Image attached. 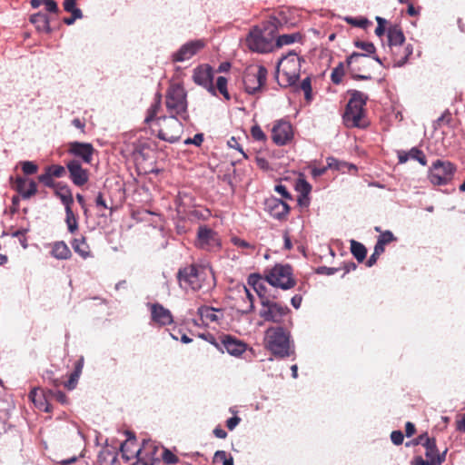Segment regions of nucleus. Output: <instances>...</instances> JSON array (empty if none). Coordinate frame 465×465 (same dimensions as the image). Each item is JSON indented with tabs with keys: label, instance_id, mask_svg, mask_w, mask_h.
<instances>
[{
	"label": "nucleus",
	"instance_id": "69168bd1",
	"mask_svg": "<svg viewBox=\"0 0 465 465\" xmlns=\"http://www.w3.org/2000/svg\"><path fill=\"white\" fill-rule=\"evenodd\" d=\"M346 20L349 24L353 25L355 26L361 27V28L366 27V25L369 24V21L365 18L360 19V20L355 19V18H347Z\"/></svg>",
	"mask_w": 465,
	"mask_h": 465
},
{
	"label": "nucleus",
	"instance_id": "052dcab7",
	"mask_svg": "<svg viewBox=\"0 0 465 465\" xmlns=\"http://www.w3.org/2000/svg\"><path fill=\"white\" fill-rule=\"evenodd\" d=\"M95 204L97 207H102L104 209H110L111 213H113L114 211V208L108 207L102 193H99L97 194V196L95 198Z\"/></svg>",
	"mask_w": 465,
	"mask_h": 465
},
{
	"label": "nucleus",
	"instance_id": "ea45409f",
	"mask_svg": "<svg viewBox=\"0 0 465 465\" xmlns=\"http://www.w3.org/2000/svg\"><path fill=\"white\" fill-rule=\"evenodd\" d=\"M344 74H345L344 64H343V63H340L336 67L333 68L331 74V79L333 84H339L341 83Z\"/></svg>",
	"mask_w": 465,
	"mask_h": 465
},
{
	"label": "nucleus",
	"instance_id": "bb28decb",
	"mask_svg": "<svg viewBox=\"0 0 465 465\" xmlns=\"http://www.w3.org/2000/svg\"><path fill=\"white\" fill-rule=\"evenodd\" d=\"M54 194L60 199L64 205V209L71 208L74 203L72 191L67 184L57 183L54 186Z\"/></svg>",
	"mask_w": 465,
	"mask_h": 465
},
{
	"label": "nucleus",
	"instance_id": "39448f33",
	"mask_svg": "<svg viewBox=\"0 0 465 465\" xmlns=\"http://www.w3.org/2000/svg\"><path fill=\"white\" fill-rule=\"evenodd\" d=\"M302 59L294 52L282 57L276 67V80L280 86L290 87L296 84L300 77Z\"/></svg>",
	"mask_w": 465,
	"mask_h": 465
},
{
	"label": "nucleus",
	"instance_id": "bf43d9fd",
	"mask_svg": "<svg viewBox=\"0 0 465 465\" xmlns=\"http://www.w3.org/2000/svg\"><path fill=\"white\" fill-rule=\"evenodd\" d=\"M203 142V134H196L193 138H188L184 141L186 144H194L196 146H200Z\"/></svg>",
	"mask_w": 465,
	"mask_h": 465
},
{
	"label": "nucleus",
	"instance_id": "a211bd4d",
	"mask_svg": "<svg viewBox=\"0 0 465 465\" xmlns=\"http://www.w3.org/2000/svg\"><path fill=\"white\" fill-rule=\"evenodd\" d=\"M205 41L203 39L190 41L180 47V49L173 54V62H183L191 59L198 52L205 47Z\"/></svg>",
	"mask_w": 465,
	"mask_h": 465
},
{
	"label": "nucleus",
	"instance_id": "6e6552de",
	"mask_svg": "<svg viewBox=\"0 0 465 465\" xmlns=\"http://www.w3.org/2000/svg\"><path fill=\"white\" fill-rule=\"evenodd\" d=\"M266 347L280 358L290 355L289 334L282 327L269 328L265 333Z\"/></svg>",
	"mask_w": 465,
	"mask_h": 465
},
{
	"label": "nucleus",
	"instance_id": "4be33fe9",
	"mask_svg": "<svg viewBox=\"0 0 465 465\" xmlns=\"http://www.w3.org/2000/svg\"><path fill=\"white\" fill-rule=\"evenodd\" d=\"M221 342L227 352L233 356H239L246 351V344L231 335H223Z\"/></svg>",
	"mask_w": 465,
	"mask_h": 465
},
{
	"label": "nucleus",
	"instance_id": "6e6d98bb",
	"mask_svg": "<svg viewBox=\"0 0 465 465\" xmlns=\"http://www.w3.org/2000/svg\"><path fill=\"white\" fill-rule=\"evenodd\" d=\"M232 243L239 247V248H242V249H250L251 251H253L255 249V247L253 245H252L251 243H249L248 242L242 240V239H240L238 237H234L232 239Z\"/></svg>",
	"mask_w": 465,
	"mask_h": 465
},
{
	"label": "nucleus",
	"instance_id": "3c124183",
	"mask_svg": "<svg viewBox=\"0 0 465 465\" xmlns=\"http://www.w3.org/2000/svg\"><path fill=\"white\" fill-rule=\"evenodd\" d=\"M162 459L166 464H176L179 461L178 457L168 449L163 450Z\"/></svg>",
	"mask_w": 465,
	"mask_h": 465
},
{
	"label": "nucleus",
	"instance_id": "13d9d810",
	"mask_svg": "<svg viewBox=\"0 0 465 465\" xmlns=\"http://www.w3.org/2000/svg\"><path fill=\"white\" fill-rule=\"evenodd\" d=\"M391 440L395 445H401L404 440L403 433L401 430H393L391 434Z\"/></svg>",
	"mask_w": 465,
	"mask_h": 465
},
{
	"label": "nucleus",
	"instance_id": "79ce46f5",
	"mask_svg": "<svg viewBox=\"0 0 465 465\" xmlns=\"http://www.w3.org/2000/svg\"><path fill=\"white\" fill-rule=\"evenodd\" d=\"M452 120V115L449 110H446L435 122L434 129H440L444 125H449Z\"/></svg>",
	"mask_w": 465,
	"mask_h": 465
},
{
	"label": "nucleus",
	"instance_id": "7ed1b4c3",
	"mask_svg": "<svg viewBox=\"0 0 465 465\" xmlns=\"http://www.w3.org/2000/svg\"><path fill=\"white\" fill-rule=\"evenodd\" d=\"M350 100L342 115L343 123L348 128H366L369 121L366 116L365 105L368 95L358 90H348Z\"/></svg>",
	"mask_w": 465,
	"mask_h": 465
},
{
	"label": "nucleus",
	"instance_id": "8fccbe9b",
	"mask_svg": "<svg viewBox=\"0 0 465 465\" xmlns=\"http://www.w3.org/2000/svg\"><path fill=\"white\" fill-rule=\"evenodd\" d=\"M251 134L255 141L265 142L267 139L266 134L258 124L251 128Z\"/></svg>",
	"mask_w": 465,
	"mask_h": 465
},
{
	"label": "nucleus",
	"instance_id": "c756f323",
	"mask_svg": "<svg viewBox=\"0 0 465 465\" xmlns=\"http://www.w3.org/2000/svg\"><path fill=\"white\" fill-rule=\"evenodd\" d=\"M71 243L74 251L83 259H87L92 256L90 246L88 245L84 236L74 238Z\"/></svg>",
	"mask_w": 465,
	"mask_h": 465
},
{
	"label": "nucleus",
	"instance_id": "a18cd8bd",
	"mask_svg": "<svg viewBox=\"0 0 465 465\" xmlns=\"http://www.w3.org/2000/svg\"><path fill=\"white\" fill-rule=\"evenodd\" d=\"M125 435L127 436V439L124 443L121 444L120 447V450L124 456H125V452L128 450L129 445H134L136 442V438L134 432L126 430Z\"/></svg>",
	"mask_w": 465,
	"mask_h": 465
},
{
	"label": "nucleus",
	"instance_id": "f704fd0d",
	"mask_svg": "<svg viewBox=\"0 0 465 465\" xmlns=\"http://www.w3.org/2000/svg\"><path fill=\"white\" fill-rule=\"evenodd\" d=\"M351 252L359 262H362L366 258L367 249L362 243L355 240H351Z\"/></svg>",
	"mask_w": 465,
	"mask_h": 465
},
{
	"label": "nucleus",
	"instance_id": "412c9836",
	"mask_svg": "<svg viewBox=\"0 0 465 465\" xmlns=\"http://www.w3.org/2000/svg\"><path fill=\"white\" fill-rule=\"evenodd\" d=\"M265 209L273 218L277 220H286L290 212L289 205L275 197H271L265 202Z\"/></svg>",
	"mask_w": 465,
	"mask_h": 465
},
{
	"label": "nucleus",
	"instance_id": "393cba45",
	"mask_svg": "<svg viewBox=\"0 0 465 465\" xmlns=\"http://www.w3.org/2000/svg\"><path fill=\"white\" fill-rule=\"evenodd\" d=\"M395 66H402L406 64L409 57L412 54L413 48L411 45H403L391 49Z\"/></svg>",
	"mask_w": 465,
	"mask_h": 465
},
{
	"label": "nucleus",
	"instance_id": "4d7b16f0",
	"mask_svg": "<svg viewBox=\"0 0 465 465\" xmlns=\"http://www.w3.org/2000/svg\"><path fill=\"white\" fill-rule=\"evenodd\" d=\"M72 15L70 17H64V23L67 25H73L76 19H80L83 17V13L81 10H75L74 12L71 13Z\"/></svg>",
	"mask_w": 465,
	"mask_h": 465
},
{
	"label": "nucleus",
	"instance_id": "ddd939ff",
	"mask_svg": "<svg viewBox=\"0 0 465 465\" xmlns=\"http://www.w3.org/2000/svg\"><path fill=\"white\" fill-rule=\"evenodd\" d=\"M348 68L351 74V77L354 80H370L371 76L370 74H365L368 72V68L371 64L369 56L364 54L352 53L348 56L346 60Z\"/></svg>",
	"mask_w": 465,
	"mask_h": 465
},
{
	"label": "nucleus",
	"instance_id": "f257e3e1",
	"mask_svg": "<svg viewBox=\"0 0 465 465\" xmlns=\"http://www.w3.org/2000/svg\"><path fill=\"white\" fill-rule=\"evenodd\" d=\"M161 109V94L157 97L153 104L147 109L144 123L149 124L153 123L157 127V136L163 141L175 143L178 141L183 132V125L179 120V116L170 114L169 116H162L156 118Z\"/></svg>",
	"mask_w": 465,
	"mask_h": 465
},
{
	"label": "nucleus",
	"instance_id": "37998d69",
	"mask_svg": "<svg viewBox=\"0 0 465 465\" xmlns=\"http://www.w3.org/2000/svg\"><path fill=\"white\" fill-rule=\"evenodd\" d=\"M301 90L304 93V97L307 102H311L312 99V89L311 77H306L302 80L300 85Z\"/></svg>",
	"mask_w": 465,
	"mask_h": 465
},
{
	"label": "nucleus",
	"instance_id": "49530a36",
	"mask_svg": "<svg viewBox=\"0 0 465 465\" xmlns=\"http://www.w3.org/2000/svg\"><path fill=\"white\" fill-rule=\"evenodd\" d=\"M53 176L52 174L50 173V172H48L47 168L45 169V173H42L38 176V181L42 183H44L46 187H49V188H54V186L57 184V183H55L54 180H53Z\"/></svg>",
	"mask_w": 465,
	"mask_h": 465
},
{
	"label": "nucleus",
	"instance_id": "b1692460",
	"mask_svg": "<svg viewBox=\"0 0 465 465\" xmlns=\"http://www.w3.org/2000/svg\"><path fill=\"white\" fill-rule=\"evenodd\" d=\"M15 188L23 198L28 199L34 196L37 192L36 183L33 180L28 181L24 177H17L15 180Z\"/></svg>",
	"mask_w": 465,
	"mask_h": 465
},
{
	"label": "nucleus",
	"instance_id": "5fc2aeb1",
	"mask_svg": "<svg viewBox=\"0 0 465 465\" xmlns=\"http://www.w3.org/2000/svg\"><path fill=\"white\" fill-rule=\"evenodd\" d=\"M296 188L299 192H301V193L303 195V196H307L311 190H312V186L309 183H307L305 180L303 179H299L297 183H296Z\"/></svg>",
	"mask_w": 465,
	"mask_h": 465
},
{
	"label": "nucleus",
	"instance_id": "680f3d73",
	"mask_svg": "<svg viewBox=\"0 0 465 465\" xmlns=\"http://www.w3.org/2000/svg\"><path fill=\"white\" fill-rule=\"evenodd\" d=\"M44 5H45V9L50 13L56 14L58 12V5L54 0H45Z\"/></svg>",
	"mask_w": 465,
	"mask_h": 465
},
{
	"label": "nucleus",
	"instance_id": "e433bc0d",
	"mask_svg": "<svg viewBox=\"0 0 465 465\" xmlns=\"http://www.w3.org/2000/svg\"><path fill=\"white\" fill-rule=\"evenodd\" d=\"M240 292L242 294V298L247 300V304L243 307L239 308V311H241L242 313L251 312L254 309L253 295L250 292V291L245 286L242 287Z\"/></svg>",
	"mask_w": 465,
	"mask_h": 465
},
{
	"label": "nucleus",
	"instance_id": "423d86ee",
	"mask_svg": "<svg viewBox=\"0 0 465 465\" xmlns=\"http://www.w3.org/2000/svg\"><path fill=\"white\" fill-rule=\"evenodd\" d=\"M187 94L181 84H171L165 93V107L170 114L189 121Z\"/></svg>",
	"mask_w": 465,
	"mask_h": 465
},
{
	"label": "nucleus",
	"instance_id": "c03bdc74",
	"mask_svg": "<svg viewBox=\"0 0 465 465\" xmlns=\"http://www.w3.org/2000/svg\"><path fill=\"white\" fill-rule=\"evenodd\" d=\"M48 172L52 174L53 177L61 178L64 177L66 173V166H63L60 164H53L46 167Z\"/></svg>",
	"mask_w": 465,
	"mask_h": 465
},
{
	"label": "nucleus",
	"instance_id": "6ab92c4d",
	"mask_svg": "<svg viewBox=\"0 0 465 465\" xmlns=\"http://www.w3.org/2000/svg\"><path fill=\"white\" fill-rule=\"evenodd\" d=\"M151 320L154 325L159 327L170 325L173 322V317L170 310L160 303L149 304Z\"/></svg>",
	"mask_w": 465,
	"mask_h": 465
},
{
	"label": "nucleus",
	"instance_id": "c85d7f7f",
	"mask_svg": "<svg viewBox=\"0 0 465 465\" xmlns=\"http://www.w3.org/2000/svg\"><path fill=\"white\" fill-rule=\"evenodd\" d=\"M30 22L35 26L38 32L51 33L48 16L43 13H36L30 16Z\"/></svg>",
	"mask_w": 465,
	"mask_h": 465
},
{
	"label": "nucleus",
	"instance_id": "0e129e2a",
	"mask_svg": "<svg viewBox=\"0 0 465 465\" xmlns=\"http://www.w3.org/2000/svg\"><path fill=\"white\" fill-rule=\"evenodd\" d=\"M84 368V358L81 357L74 362V376L80 377Z\"/></svg>",
	"mask_w": 465,
	"mask_h": 465
},
{
	"label": "nucleus",
	"instance_id": "1a4fd4ad",
	"mask_svg": "<svg viewBox=\"0 0 465 465\" xmlns=\"http://www.w3.org/2000/svg\"><path fill=\"white\" fill-rule=\"evenodd\" d=\"M268 71L263 65H251L243 73L244 90L249 94L261 92L266 84Z\"/></svg>",
	"mask_w": 465,
	"mask_h": 465
},
{
	"label": "nucleus",
	"instance_id": "4c0bfd02",
	"mask_svg": "<svg viewBox=\"0 0 465 465\" xmlns=\"http://www.w3.org/2000/svg\"><path fill=\"white\" fill-rule=\"evenodd\" d=\"M302 39V35L299 33L291 35H282L276 39V46L282 47L283 45H291L295 42H299Z\"/></svg>",
	"mask_w": 465,
	"mask_h": 465
},
{
	"label": "nucleus",
	"instance_id": "5701e85b",
	"mask_svg": "<svg viewBox=\"0 0 465 465\" xmlns=\"http://www.w3.org/2000/svg\"><path fill=\"white\" fill-rule=\"evenodd\" d=\"M426 449L425 456L430 460V465H440L445 460V452L440 455L434 438H427L423 443Z\"/></svg>",
	"mask_w": 465,
	"mask_h": 465
},
{
	"label": "nucleus",
	"instance_id": "aec40b11",
	"mask_svg": "<svg viewBox=\"0 0 465 465\" xmlns=\"http://www.w3.org/2000/svg\"><path fill=\"white\" fill-rule=\"evenodd\" d=\"M213 70L208 65H201L194 69L193 79L195 84L203 86L212 94H215L213 84Z\"/></svg>",
	"mask_w": 465,
	"mask_h": 465
},
{
	"label": "nucleus",
	"instance_id": "9d476101",
	"mask_svg": "<svg viewBox=\"0 0 465 465\" xmlns=\"http://www.w3.org/2000/svg\"><path fill=\"white\" fill-rule=\"evenodd\" d=\"M29 398L37 408L45 412L52 411V401H55L61 404H66L68 401L66 395L63 391L52 390L45 391L42 389H34L30 391Z\"/></svg>",
	"mask_w": 465,
	"mask_h": 465
},
{
	"label": "nucleus",
	"instance_id": "2eb2a0df",
	"mask_svg": "<svg viewBox=\"0 0 465 465\" xmlns=\"http://www.w3.org/2000/svg\"><path fill=\"white\" fill-rule=\"evenodd\" d=\"M95 152L94 147L89 143L70 142L67 144V153L78 159L81 163L90 164Z\"/></svg>",
	"mask_w": 465,
	"mask_h": 465
},
{
	"label": "nucleus",
	"instance_id": "de8ad7c7",
	"mask_svg": "<svg viewBox=\"0 0 465 465\" xmlns=\"http://www.w3.org/2000/svg\"><path fill=\"white\" fill-rule=\"evenodd\" d=\"M22 171L25 175L35 174L38 171V165L34 162L25 161L21 163Z\"/></svg>",
	"mask_w": 465,
	"mask_h": 465
},
{
	"label": "nucleus",
	"instance_id": "774afa93",
	"mask_svg": "<svg viewBox=\"0 0 465 465\" xmlns=\"http://www.w3.org/2000/svg\"><path fill=\"white\" fill-rule=\"evenodd\" d=\"M241 421V419L238 417V416H233L232 418H229L227 420H226V427L230 430H232L235 429V427L240 423Z\"/></svg>",
	"mask_w": 465,
	"mask_h": 465
},
{
	"label": "nucleus",
	"instance_id": "a19ab883",
	"mask_svg": "<svg viewBox=\"0 0 465 465\" xmlns=\"http://www.w3.org/2000/svg\"><path fill=\"white\" fill-rule=\"evenodd\" d=\"M216 89L224 97L225 100L229 101L231 95L227 89V79L223 76H219L216 80Z\"/></svg>",
	"mask_w": 465,
	"mask_h": 465
},
{
	"label": "nucleus",
	"instance_id": "338daca9",
	"mask_svg": "<svg viewBox=\"0 0 465 465\" xmlns=\"http://www.w3.org/2000/svg\"><path fill=\"white\" fill-rule=\"evenodd\" d=\"M338 271L337 268L322 266L316 270L318 274L332 275Z\"/></svg>",
	"mask_w": 465,
	"mask_h": 465
},
{
	"label": "nucleus",
	"instance_id": "7c9ffc66",
	"mask_svg": "<svg viewBox=\"0 0 465 465\" xmlns=\"http://www.w3.org/2000/svg\"><path fill=\"white\" fill-rule=\"evenodd\" d=\"M159 448L151 440H143L142 446L135 451L137 457L143 456V458L154 459Z\"/></svg>",
	"mask_w": 465,
	"mask_h": 465
},
{
	"label": "nucleus",
	"instance_id": "f03ea898",
	"mask_svg": "<svg viewBox=\"0 0 465 465\" xmlns=\"http://www.w3.org/2000/svg\"><path fill=\"white\" fill-rule=\"evenodd\" d=\"M177 278L182 287L190 288L194 292L209 290L215 285L212 268L202 264H191L181 268Z\"/></svg>",
	"mask_w": 465,
	"mask_h": 465
},
{
	"label": "nucleus",
	"instance_id": "4468645a",
	"mask_svg": "<svg viewBox=\"0 0 465 465\" xmlns=\"http://www.w3.org/2000/svg\"><path fill=\"white\" fill-rule=\"evenodd\" d=\"M78 159H71L66 163L69 179L77 187H84L90 179V171Z\"/></svg>",
	"mask_w": 465,
	"mask_h": 465
},
{
	"label": "nucleus",
	"instance_id": "cd10ccee",
	"mask_svg": "<svg viewBox=\"0 0 465 465\" xmlns=\"http://www.w3.org/2000/svg\"><path fill=\"white\" fill-rule=\"evenodd\" d=\"M388 42L390 49L404 45L405 36L400 25H394L389 27Z\"/></svg>",
	"mask_w": 465,
	"mask_h": 465
},
{
	"label": "nucleus",
	"instance_id": "09e8293b",
	"mask_svg": "<svg viewBox=\"0 0 465 465\" xmlns=\"http://www.w3.org/2000/svg\"><path fill=\"white\" fill-rule=\"evenodd\" d=\"M200 313L205 320L214 322L218 321L216 311L213 308H203L200 310Z\"/></svg>",
	"mask_w": 465,
	"mask_h": 465
},
{
	"label": "nucleus",
	"instance_id": "c9c22d12",
	"mask_svg": "<svg viewBox=\"0 0 465 465\" xmlns=\"http://www.w3.org/2000/svg\"><path fill=\"white\" fill-rule=\"evenodd\" d=\"M65 223L69 232L74 233L78 230V220L72 207L65 209Z\"/></svg>",
	"mask_w": 465,
	"mask_h": 465
},
{
	"label": "nucleus",
	"instance_id": "2f4dec72",
	"mask_svg": "<svg viewBox=\"0 0 465 465\" xmlns=\"http://www.w3.org/2000/svg\"><path fill=\"white\" fill-rule=\"evenodd\" d=\"M51 254L58 260H67L72 256L71 250L63 241L54 242Z\"/></svg>",
	"mask_w": 465,
	"mask_h": 465
},
{
	"label": "nucleus",
	"instance_id": "a878e982",
	"mask_svg": "<svg viewBox=\"0 0 465 465\" xmlns=\"http://www.w3.org/2000/svg\"><path fill=\"white\" fill-rule=\"evenodd\" d=\"M398 158L400 163H404L409 159H413L418 161L423 166L427 164V159L424 153L417 147L411 148L409 152L399 151Z\"/></svg>",
	"mask_w": 465,
	"mask_h": 465
},
{
	"label": "nucleus",
	"instance_id": "e2e57ef3",
	"mask_svg": "<svg viewBox=\"0 0 465 465\" xmlns=\"http://www.w3.org/2000/svg\"><path fill=\"white\" fill-rule=\"evenodd\" d=\"M75 5H76V2L74 0H64L63 3L64 9L69 13H73L75 10H80L79 8H77L75 6Z\"/></svg>",
	"mask_w": 465,
	"mask_h": 465
},
{
	"label": "nucleus",
	"instance_id": "58836bf2",
	"mask_svg": "<svg viewBox=\"0 0 465 465\" xmlns=\"http://www.w3.org/2000/svg\"><path fill=\"white\" fill-rule=\"evenodd\" d=\"M213 462H222L223 465H233V458L224 450H217L213 456Z\"/></svg>",
	"mask_w": 465,
	"mask_h": 465
},
{
	"label": "nucleus",
	"instance_id": "473e14b6",
	"mask_svg": "<svg viewBox=\"0 0 465 465\" xmlns=\"http://www.w3.org/2000/svg\"><path fill=\"white\" fill-rule=\"evenodd\" d=\"M98 462L100 465H120L117 452L110 449L99 452Z\"/></svg>",
	"mask_w": 465,
	"mask_h": 465
},
{
	"label": "nucleus",
	"instance_id": "9b49d317",
	"mask_svg": "<svg viewBox=\"0 0 465 465\" xmlns=\"http://www.w3.org/2000/svg\"><path fill=\"white\" fill-rule=\"evenodd\" d=\"M262 308L260 310V317L266 322L275 323H283L285 319L291 320V310L287 306L277 303L271 299L262 298Z\"/></svg>",
	"mask_w": 465,
	"mask_h": 465
},
{
	"label": "nucleus",
	"instance_id": "864d4df0",
	"mask_svg": "<svg viewBox=\"0 0 465 465\" xmlns=\"http://www.w3.org/2000/svg\"><path fill=\"white\" fill-rule=\"evenodd\" d=\"M394 241H396V237L391 231L382 232L378 237V242L384 245H387Z\"/></svg>",
	"mask_w": 465,
	"mask_h": 465
},
{
	"label": "nucleus",
	"instance_id": "f3484780",
	"mask_svg": "<svg viewBox=\"0 0 465 465\" xmlns=\"http://www.w3.org/2000/svg\"><path fill=\"white\" fill-rule=\"evenodd\" d=\"M196 245L207 251L218 249L220 242L217 233L206 226H200L197 232Z\"/></svg>",
	"mask_w": 465,
	"mask_h": 465
},
{
	"label": "nucleus",
	"instance_id": "72a5a7b5",
	"mask_svg": "<svg viewBox=\"0 0 465 465\" xmlns=\"http://www.w3.org/2000/svg\"><path fill=\"white\" fill-rule=\"evenodd\" d=\"M262 277L260 275H251L249 278V283H252L255 292H257L261 303H262V298L271 299L270 295H267L266 287L261 282Z\"/></svg>",
	"mask_w": 465,
	"mask_h": 465
},
{
	"label": "nucleus",
	"instance_id": "0eeeda50",
	"mask_svg": "<svg viewBox=\"0 0 465 465\" xmlns=\"http://www.w3.org/2000/svg\"><path fill=\"white\" fill-rule=\"evenodd\" d=\"M263 279L272 286L282 290H290L296 285L293 269L290 264L276 263L272 268L265 269Z\"/></svg>",
	"mask_w": 465,
	"mask_h": 465
},
{
	"label": "nucleus",
	"instance_id": "20e7f679",
	"mask_svg": "<svg viewBox=\"0 0 465 465\" xmlns=\"http://www.w3.org/2000/svg\"><path fill=\"white\" fill-rule=\"evenodd\" d=\"M277 26L274 21L263 22L254 26L246 37L247 46L253 52L268 53L273 49Z\"/></svg>",
	"mask_w": 465,
	"mask_h": 465
},
{
	"label": "nucleus",
	"instance_id": "603ef678",
	"mask_svg": "<svg viewBox=\"0 0 465 465\" xmlns=\"http://www.w3.org/2000/svg\"><path fill=\"white\" fill-rule=\"evenodd\" d=\"M355 46L366 52L367 55L373 54L376 51L374 45L371 42L357 41L355 42Z\"/></svg>",
	"mask_w": 465,
	"mask_h": 465
},
{
	"label": "nucleus",
	"instance_id": "f8f14e48",
	"mask_svg": "<svg viewBox=\"0 0 465 465\" xmlns=\"http://www.w3.org/2000/svg\"><path fill=\"white\" fill-rule=\"evenodd\" d=\"M456 172V166L449 161H435L429 171V180L434 185L449 183Z\"/></svg>",
	"mask_w": 465,
	"mask_h": 465
},
{
	"label": "nucleus",
	"instance_id": "dca6fc26",
	"mask_svg": "<svg viewBox=\"0 0 465 465\" xmlns=\"http://www.w3.org/2000/svg\"><path fill=\"white\" fill-rule=\"evenodd\" d=\"M293 137L292 124L284 120L277 121L272 129V139L277 145H284Z\"/></svg>",
	"mask_w": 465,
	"mask_h": 465
}]
</instances>
